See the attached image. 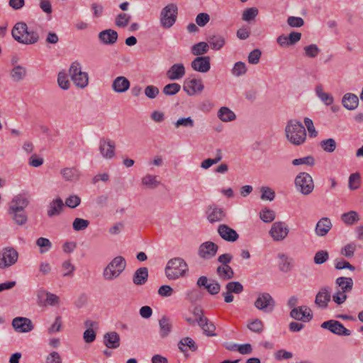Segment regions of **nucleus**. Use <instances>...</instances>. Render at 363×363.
<instances>
[{
  "label": "nucleus",
  "mask_w": 363,
  "mask_h": 363,
  "mask_svg": "<svg viewBox=\"0 0 363 363\" xmlns=\"http://www.w3.org/2000/svg\"><path fill=\"white\" fill-rule=\"evenodd\" d=\"M261 191V199L262 200L272 201L275 197V192L271 188L268 186H262Z\"/></svg>",
  "instance_id": "64"
},
{
  "label": "nucleus",
  "mask_w": 363,
  "mask_h": 363,
  "mask_svg": "<svg viewBox=\"0 0 363 363\" xmlns=\"http://www.w3.org/2000/svg\"><path fill=\"white\" fill-rule=\"evenodd\" d=\"M216 272L223 280H229L234 277V272L230 266H218Z\"/></svg>",
  "instance_id": "43"
},
{
  "label": "nucleus",
  "mask_w": 363,
  "mask_h": 363,
  "mask_svg": "<svg viewBox=\"0 0 363 363\" xmlns=\"http://www.w3.org/2000/svg\"><path fill=\"white\" fill-rule=\"evenodd\" d=\"M18 257V252L13 247L4 248L0 252V268L6 269L14 264Z\"/></svg>",
  "instance_id": "9"
},
{
  "label": "nucleus",
  "mask_w": 363,
  "mask_h": 363,
  "mask_svg": "<svg viewBox=\"0 0 363 363\" xmlns=\"http://www.w3.org/2000/svg\"><path fill=\"white\" fill-rule=\"evenodd\" d=\"M198 287H203L211 295H216L220 291V284L216 279H209L206 276L200 277L196 282Z\"/></svg>",
  "instance_id": "12"
},
{
  "label": "nucleus",
  "mask_w": 363,
  "mask_h": 363,
  "mask_svg": "<svg viewBox=\"0 0 363 363\" xmlns=\"http://www.w3.org/2000/svg\"><path fill=\"white\" fill-rule=\"evenodd\" d=\"M291 318L303 322H308L313 318L311 310L306 306L294 308L290 312Z\"/></svg>",
  "instance_id": "14"
},
{
  "label": "nucleus",
  "mask_w": 363,
  "mask_h": 363,
  "mask_svg": "<svg viewBox=\"0 0 363 363\" xmlns=\"http://www.w3.org/2000/svg\"><path fill=\"white\" fill-rule=\"evenodd\" d=\"M116 143L108 138H101L99 142V151L101 155L106 159H111L115 156Z\"/></svg>",
  "instance_id": "17"
},
{
  "label": "nucleus",
  "mask_w": 363,
  "mask_h": 363,
  "mask_svg": "<svg viewBox=\"0 0 363 363\" xmlns=\"http://www.w3.org/2000/svg\"><path fill=\"white\" fill-rule=\"evenodd\" d=\"M29 201L26 196L19 194L12 199L9 209H11V211H24Z\"/></svg>",
  "instance_id": "25"
},
{
  "label": "nucleus",
  "mask_w": 363,
  "mask_h": 363,
  "mask_svg": "<svg viewBox=\"0 0 363 363\" xmlns=\"http://www.w3.org/2000/svg\"><path fill=\"white\" fill-rule=\"evenodd\" d=\"M335 284L340 287L342 293H348L352 290L353 280L350 277H340L336 279Z\"/></svg>",
  "instance_id": "35"
},
{
  "label": "nucleus",
  "mask_w": 363,
  "mask_h": 363,
  "mask_svg": "<svg viewBox=\"0 0 363 363\" xmlns=\"http://www.w3.org/2000/svg\"><path fill=\"white\" fill-rule=\"evenodd\" d=\"M199 325L202 328L203 333L209 337H214L216 334L214 333L216 326L214 324L208 320L207 318H201L196 319Z\"/></svg>",
  "instance_id": "32"
},
{
  "label": "nucleus",
  "mask_w": 363,
  "mask_h": 363,
  "mask_svg": "<svg viewBox=\"0 0 363 363\" xmlns=\"http://www.w3.org/2000/svg\"><path fill=\"white\" fill-rule=\"evenodd\" d=\"M359 220V216L355 211H350L341 215V220L347 225H352Z\"/></svg>",
  "instance_id": "40"
},
{
  "label": "nucleus",
  "mask_w": 363,
  "mask_h": 363,
  "mask_svg": "<svg viewBox=\"0 0 363 363\" xmlns=\"http://www.w3.org/2000/svg\"><path fill=\"white\" fill-rule=\"evenodd\" d=\"M180 89V84L177 83H171L165 85L163 87L162 93L166 96H174L179 92Z\"/></svg>",
  "instance_id": "49"
},
{
  "label": "nucleus",
  "mask_w": 363,
  "mask_h": 363,
  "mask_svg": "<svg viewBox=\"0 0 363 363\" xmlns=\"http://www.w3.org/2000/svg\"><path fill=\"white\" fill-rule=\"evenodd\" d=\"M126 267V261L122 256L114 257L104 268L103 277L106 280L111 281L120 276Z\"/></svg>",
  "instance_id": "4"
},
{
  "label": "nucleus",
  "mask_w": 363,
  "mask_h": 363,
  "mask_svg": "<svg viewBox=\"0 0 363 363\" xmlns=\"http://www.w3.org/2000/svg\"><path fill=\"white\" fill-rule=\"evenodd\" d=\"M294 183L296 189L303 195H308L313 191V180L308 173H299L296 177Z\"/></svg>",
  "instance_id": "7"
},
{
  "label": "nucleus",
  "mask_w": 363,
  "mask_h": 363,
  "mask_svg": "<svg viewBox=\"0 0 363 363\" xmlns=\"http://www.w3.org/2000/svg\"><path fill=\"white\" fill-rule=\"evenodd\" d=\"M209 46L206 42H200L191 47V52L193 55L200 57L203 54L208 52Z\"/></svg>",
  "instance_id": "47"
},
{
  "label": "nucleus",
  "mask_w": 363,
  "mask_h": 363,
  "mask_svg": "<svg viewBox=\"0 0 363 363\" xmlns=\"http://www.w3.org/2000/svg\"><path fill=\"white\" fill-rule=\"evenodd\" d=\"M256 308L264 313L272 312L276 305L272 296L267 292L260 293L254 303Z\"/></svg>",
  "instance_id": "8"
},
{
  "label": "nucleus",
  "mask_w": 363,
  "mask_h": 363,
  "mask_svg": "<svg viewBox=\"0 0 363 363\" xmlns=\"http://www.w3.org/2000/svg\"><path fill=\"white\" fill-rule=\"evenodd\" d=\"M360 174L358 172L352 173L349 177V188L351 190H356L360 186Z\"/></svg>",
  "instance_id": "56"
},
{
  "label": "nucleus",
  "mask_w": 363,
  "mask_h": 363,
  "mask_svg": "<svg viewBox=\"0 0 363 363\" xmlns=\"http://www.w3.org/2000/svg\"><path fill=\"white\" fill-rule=\"evenodd\" d=\"M187 271L188 265L181 257L169 259L165 267V274L169 279H177L183 277Z\"/></svg>",
  "instance_id": "3"
},
{
  "label": "nucleus",
  "mask_w": 363,
  "mask_h": 363,
  "mask_svg": "<svg viewBox=\"0 0 363 363\" xmlns=\"http://www.w3.org/2000/svg\"><path fill=\"white\" fill-rule=\"evenodd\" d=\"M13 38L18 43L25 45H33L39 40L37 32L29 31L27 24L24 22L16 23L11 30Z\"/></svg>",
  "instance_id": "2"
},
{
  "label": "nucleus",
  "mask_w": 363,
  "mask_h": 363,
  "mask_svg": "<svg viewBox=\"0 0 363 363\" xmlns=\"http://www.w3.org/2000/svg\"><path fill=\"white\" fill-rule=\"evenodd\" d=\"M331 289L330 286H323L320 288L316 294L315 303L320 308L325 309L328 307V303L331 299Z\"/></svg>",
  "instance_id": "18"
},
{
  "label": "nucleus",
  "mask_w": 363,
  "mask_h": 363,
  "mask_svg": "<svg viewBox=\"0 0 363 363\" xmlns=\"http://www.w3.org/2000/svg\"><path fill=\"white\" fill-rule=\"evenodd\" d=\"M258 14V9L256 7H251L245 10L242 13V20L250 21L253 20Z\"/></svg>",
  "instance_id": "61"
},
{
  "label": "nucleus",
  "mask_w": 363,
  "mask_h": 363,
  "mask_svg": "<svg viewBox=\"0 0 363 363\" xmlns=\"http://www.w3.org/2000/svg\"><path fill=\"white\" fill-rule=\"evenodd\" d=\"M217 231L220 237L227 242H234L239 238L238 233L226 224L219 225Z\"/></svg>",
  "instance_id": "19"
},
{
  "label": "nucleus",
  "mask_w": 363,
  "mask_h": 363,
  "mask_svg": "<svg viewBox=\"0 0 363 363\" xmlns=\"http://www.w3.org/2000/svg\"><path fill=\"white\" fill-rule=\"evenodd\" d=\"M60 173L63 179L68 182H75L79 179V174L76 168H64L61 169Z\"/></svg>",
  "instance_id": "41"
},
{
  "label": "nucleus",
  "mask_w": 363,
  "mask_h": 363,
  "mask_svg": "<svg viewBox=\"0 0 363 363\" xmlns=\"http://www.w3.org/2000/svg\"><path fill=\"white\" fill-rule=\"evenodd\" d=\"M178 15L177 6L173 3L164 7L160 12V22L165 29L170 28L175 23Z\"/></svg>",
  "instance_id": "6"
},
{
  "label": "nucleus",
  "mask_w": 363,
  "mask_h": 363,
  "mask_svg": "<svg viewBox=\"0 0 363 363\" xmlns=\"http://www.w3.org/2000/svg\"><path fill=\"white\" fill-rule=\"evenodd\" d=\"M159 93V88L154 85H148L144 89L145 95L150 99H155Z\"/></svg>",
  "instance_id": "63"
},
{
  "label": "nucleus",
  "mask_w": 363,
  "mask_h": 363,
  "mask_svg": "<svg viewBox=\"0 0 363 363\" xmlns=\"http://www.w3.org/2000/svg\"><path fill=\"white\" fill-rule=\"evenodd\" d=\"M279 269L282 272H289L293 267L292 259L288 257L285 254L280 253L278 255Z\"/></svg>",
  "instance_id": "37"
},
{
  "label": "nucleus",
  "mask_w": 363,
  "mask_h": 363,
  "mask_svg": "<svg viewBox=\"0 0 363 363\" xmlns=\"http://www.w3.org/2000/svg\"><path fill=\"white\" fill-rule=\"evenodd\" d=\"M304 54L306 57L315 58L320 53V50L315 44H311L303 48Z\"/></svg>",
  "instance_id": "53"
},
{
  "label": "nucleus",
  "mask_w": 363,
  "mask_h": 363,
  "mask_svg": "<svg viewBox=\"0 0 363 363\" xmlns=\"http://www.w3.org/2000/svg\"><path fill=\"white\" fill-rule=\"evenodd\" d=\"M142 184L150 189H156L160 184V182L157 179V176L147 174L142 179Z\"/></svg>",
  "instance_id": "46"
},
{
  "label": "nucleus",
  "mask_w": 363,
  "mask_h": 363,
  "mask_svg": "<svg viewBox=\"0 0 363 363\" xmlns=\"http://www.w3.org/2000/svg\"><path fill=\"white\" fill-rule=\"evenodd\" d=\"M104 345L111 349H116L120 346V336L116 332L106 333L104 335Z\"/></svg>",
  "instance_id": "29"
},
{
  "label": "nucleus",
  "mask_w": 363,
  "mask_h": 363,
  "mask_svg": "<svg viewBox=\"0 0 363 363\" xmlns=\"http://www.w3.org/2000/svg\"><path fill=\"white\" fill-rule=\"evenodd\" d=\"M218 245L212 241L201 243L198 249V255L203 259H211L216 256Z\"/></svg>",
  "instance_id": "11"
},
{
  "label": "nucleus",
  "mask_w": 363,
  "mask_h": 363,
  "mask_svg": "<svg viewBox=\"0 0 363 363\" xmlns=\"http://www.w3.org/2000/svg\"><path fill=\"white\" fill-rule=\"evenodd\" d=\"M247 67L245 62L239 61L235 63L231 69L232 74L235 77L244 75L247 72Z\"/></svg>",
  "instance_id": "50"
},
{
  "label": "nucleus",
  "mask_w": 363,
  "mask_h": 363,
  "mask_svg": "<svg viewBox=\"0 0 363 363\" xmlns=\"http://www.w3.org/2000/svg\"><path fill=\"white\" fill-rule=\"evenodd\" d=\"M289 233V228L284 222L277 221L272 224L269 234L275 241L283 240Z\"/></svg>",
  "instance_id": "13"
},
{
  "label": "nucleus",
  "mask_w": 363,
  "mask_h": 363,
  "mask_svg": "<svg viewBox=\"0 0 363 363\" xmlns=\"http://www.w3.org/2000/svg\"><path fill=\"white\" fill-rule=\"evenodd\" d=\"M225 289L226 291H228L229 292L235 294H241L244 290L242 284L239 281L228 282L225 285Z\"/></svg>",
  "instance_id": "51"
},
{
  "label": "nucleus",
  "mask_w": 363,
  "mask_h": 363,
  "mask_svg": "<svg viewBox=\"0 0 363 363\" xmlns=\"http://www.w3.org/2000/svg\"><path fill=\"white\" fill-rule=\"evenodd\" d=\"M89 225V221L80 218H77L72 223L73 229L76 231L85 230Z\"/></svg>",
  "instance_id": "59"
},
{
  "label": "nucleus",
  "mask_w": 363,
  "mask_h": 363,
  "mask_svg": "<svg viewBox=\"0 0 363 363\" xmlns=\"http://www.w3.org/2000/svg\"><path fill=\"white\" fill-rule=\"evenodd\" d=\"M315 94L326 106L333 104L334 101L333 96L328 93L324 92L322 85L316 86Z\"/></svg>",
  "instance_id": "44"
},
{
  "label": "nucleus",
  "mask_w": 363,
  "mask_h": 363,
  "mask_svg": "<svg viewBox=\"0 0 363 363\" xmlns=\"http://www.w3.org/2000/svg\"><path fill=\"white\" fill-rule=\"evenodd\" d=\"M148 279V269L147 267L138 268L133 277V282L135 285L145 284Z\"/></svg>",
  "instance_id": "34"
},
{
  "label": "nucleus",
  "mask_w": 363,
  "mask_h": 363,
  "mask_svg": "<svg viewBox=\"0 0 363 363\" xmlns=\"http://www.w3.org/2000/svg\"><path fill=\"white\" fill-rule=\"evenodd\" d=\"M328 258L329 255L326 250H320L315 254L313 260L316 264H322L325 263Z\"/></svg>",
  "instance_id": "62"
},
{
  "label": "nucleus",
  "mask_w": 363,
  "mask_h": 363,
  "mask_svg": "<svg viewBox=\"0 0 363 363\" xmlns=\"http://www.w3.org/2000/svg\"><path fill=\"white\" fill-rule=\"evenodd\" d=\"M287 140L294 145H302L306 139V132L303 125L298 121L291 119L287 122L285 128Z\"/></svg>",
  "instance_id": "1"
},
{
  "label": "nucleus",
  "mask_w": 363,
  "mask_h": 363,
  "mask_svg": "<svg viewBox=\"0 0 363 363\" xmlns=\"http://www.w3.org/2000/svg\"><path fill=\"white\" fill-rule=\"evenodd\" d=\"M320 146L326 152H333L336 147L337 143L333 138H328L320 141Z\"/></svg>",
  "instance_id": "48"
},
{
  "label": "nucleus",
  "mask_w": 363,
  "mask_h": 363,
  "mask_svg": "<svg viewBox=\"0 0 363 363\" xmlns=\"http://www.w3.org/2000/svg\"><path fill=\"white\" fill-rule=\"evenodd\" d=\"M99 38L105 45H113L118 39V33L112 29L104 30L99 33Z\"/></svg>",
  "instance_id": "27"
},
{
  "label": "nucleus",
  "mask_w": 363,
  "mask_h": 363,
  "mask_svg": "<svg viewBox=\"0 0 363 363\" xmlns=\"http://www.w3.org/2000/svg\"><path fill=\"white\" fill-rule=\"evenodd\" d=\"M342 106L347 110H354L359 105V99L354 94H345L342 99Z\"/></svg>",
  "instance_id": "30"
},
{
  "label": "nucleus",
  "mask_w": 363,
  "mask_h": 363,
  "mask_svg": "<svg viewBox=\"0 0 363 363\" xmlns=\"http://www.w3.org/2000/svg\"><path fill=\"white\" fill-rule=\"evenodd\" d=\"M130 18V15L121 13L116 16L115 23L118 27L125 28L129 23Z\"/></svg>",
  "instance_id": "54"
},
{
  "label": "nucleus",
  "mask_w": 363,
  "mask_h": 363,
  "mask_svg": "<svg viewBox=\"0 0 363 363\" xmlns=\"http://www.w3.org/2000/svg\"><path fill=\"white\" fill-rule=\"evenodd\" d=\"M69 74L76 86L83 89L88 85V74L82 71V65L78 61H74L71 64Z\"/></svg>",
  "instance_id": "5"
},
{
  "label": "nucleus",
  "mask_w": 363,
  "mask_h": 363,
  "mask_svg": "<svg viewBox=\"0 0 363 363\" xmlns=\"http://www.w3.org/2000/svg\"><path fill=\"white\" fill-rule=\"evenodd\" d=\"M185 74V67L182 63L172 65L166 72L167 77L170 80H178Z\"/></svg>",
  "instance_id": "23"
},
{
  "label": "nucleus",
  "mask_w": 363,
  "mask_h": 363,
  "mask_svg": "<svg viewBox=\"0 0 363 363\" xmlns=\"http://www.w3.org/2000/svg\"><path fill=\"white\" fill-rule=\"evenodd\" d=\"M130 86V82L123 76L117 77L112 82L111 88L116 93H124L127 91Z\"/></svg>",
  "instance_id": "24"
},
{
  "label": "nucleus",
  "mask_w": 363,
  "mask_h": 363,
  "mask_svg": "<svg viewBox=\"0 0 363 363\" xmlns=\"http://www.w3.org/2000/svg\"><path fill=\"white\" fill-rule=\"evenodd\" d=\"M321 328L328 330L332 333L340 336H350L351 331L342 325L340 321L330 320L321 324Z\"/></svg>",
  "instance_id": "10"
},
{
  "label": "nucleus",
  "mask_w": 363,
  "mask_h": 363,
  "mask_svg": "<svg viewBox=\"0 0 363 363\" xmlns=\"http://www.w3.org/2000/svg\"><path fill=\"white\" fill-rule=\"evenodd\" d=\"M261 220L264 223H270L275 218V213L274 211L265 208L259 213Z\"/></svg>",
  "instance_id": "55"
},
{
  "label": "nucleus",
  "mask_w": 363,
  "mask_h": 363,
  "mask_svg": "<svg viewBox=\"0 0 363 363\" xmlns=\"http://www.w3.org/2000/svg\"><path fill=\"white\" fill-rule=\"evenodd\" d=\"M207 41L211 48L215 50H220L225 43V38L220 34H214L207 38Z\"/></svg>",
  "instance_id": "36"
},
{
  "label": "nucleus",
  "mask_w": 363,
  "mask_h": 363,
  "mask_svg": "<svg viewBox=\"0 0 363 363\" xmlns=\"http://www.w3.org/2000/svg\"><path fill=\"white\" fill-rule=\"evenodd\" d=\"M12 326L18 333H28L33 330L34 325L32 321L25 317H16L12 320Z\"/></svg>",
  "instance_id": "15"
},
{
  "label": "nucleus",
  "mask_w": 363,
  "mask_h": 363,
  "mask_svg": "<svg viewBox=\"0 0 363 363\" xmlns=\"http://www.w3.org/2000/svg\"><path fill=\"white\" fill-rule=\"evenodd\" d=\"M8 213L18 225H21L27 222L28 218L25 211H11V209H9Z\"/></svg>",
  "instance_id": "45"
},
{
  "label": "nucleus",
  "mask_w": 363,
  "mask_h": 363,
  "mask_svg": "<svg viewBox=\"0 0 363 363\" xmlns=\"http://www.w3.org/2000/svg\"><path fill=\"white\" fill-rule=\"evenodd\" d=\"M63 206L64 203L62 199L58 197L52 200L48 206V216L49 217H53L55 216L60 215L62 212Z\"/></svg>",
  "instance_id": "33"
},
{
  "label": "nucleus",
  "mask_w": 363,
  "mask_h": 363,
  "mask_svg": "<svg viewBox=\"0 0 363 363\" xmlns=\"http://www.w3.org/2000/svg\"><path fill=\"white\" fill-rule=\"evenodd\" d=\"M184 347H188L189 349L192 352H195L198 349V346L195 341L189 337H183L179 340L178 343V347L182 352L186 351Z\"/></svg>",
  "instance_id": "39"
},
{
  "label": "nucleus",
  "mask_w": 363,
  "mask_h": 363,
  "mask_svg": "<svg viewBox=\"0 0 363 363\" xmlns=\"http://www.w3.org/2000/svg\"><path fill=\"white\" fill-rule=\"evenodd\" d=\"M204 89V86L201 79H186L184 83L183 89L189 96H193L196 93L201 92Z\"/></svg>",
  "instance_id": "16"
},
{
  "label": "nucleus",
  "mask_w": 363,
  "mask_h": 363,
  "mask_svg": "<svg viewBox=\"0 0 363 363\" xmlns=\"http://www.w3.org/2000/svg\"><path fill=\"white\" fill-rule=\"evenodd\" d=\"M292 164L295 166L306 164L310 167H313L315 164V159L313 156L308 155L302 158L293 160Z\"/></svg>",
  "instance_id": "57"
},
{
  "label": "nucleus",
  "mask_w": 363,
  "mask_h": 363,
  "mask_svg": "<svg viewBox=\"0 0 363 363\" xmlns=\"http://www.w3.org/2000/svg\"><path fill=\"white\" fill-rule=\"evenodd\" d=\"M45 296H46V299L44 305L57 306L60 304V298L57 295L42 289L38 291L37 296L40 301Z\"/></svg>",
  "instance_id": "28"
},
{
  "label": "nucleus",
  "mask_w": 363,
  "mask_h": 363,
  "mask_svg": "<svg viewBox=\"0 0 363 363\" xmlns=\"http://www.w3.org/2000/svg\"><path fill=\"white\" fill-rule=\"evenodd\" d=\"M210 57H196L191 63L192 69L196 72L206 73L211 69Z\"/></svg>",
  "instance_id": "21"
},
{
  "label": "nucleus",
  "mask_w": 363,
  "mask_h": 363,
  "mask_svg": "<svg viewBox=\"0 0 363 363\" xmlns=\"http://www.w3.org/2000/svg\"><path fill=\"white\" fill-rule=\"evenodd\" d=\"M207 219L211 223L220 222L224 219L226 213L223 208L216 206H209L206 210Z\"/></svg>",
  "instance_id": "22"
},
{
  "label": "nucleus",
  "mask_w": 363,
  "mask_h": 363,
  "mask_svg": "<svg viewBox=\"0 0 363 363\" xmlns=\"http://www.w3.org/2000/svg\"><path fill=\"white\" fill-rule=\"evenodd\" d=\"M203 293L198 289H192L186 294V298L191 303L200 301L203 298Z\"/></svg>",
  "instance_id": "52"
},
{
  "label": "nucleus",
  "mask_w": 363,
  "mask_h": 363,
  "mask_svg": "<svg viewBox=\"0 0 363 363\" xmlns=\"http://www.w3.org/2000/svg\"><path fill=\"white\" fill-rule=\"evenodd\" d=\"M36 245L41 248V253L48 251L52 247V243L50 240L43 237L37 239Z\"/></svg>",
  "instance_id": "60"
},
{
  "label": "nucleus",
  "mask_w": 363,
  "mask_h": 363,
  "mask_svg": "<svg viewBox=\"0 0 363 363\" xmlns=\"http://www.w3.org/2000/svg\"><path fill=\"white\" fill-rule=\"evenodd\" d=\"M218 118L223 122H230L235 119L236 116L229 108L221 107L218 112Z\"/></svg>",
  "instance_id": "42"
},
{
  "label": "nucleus",
  "mask_w": 363,
  "mask_h": 363,
  "mask_svg": "<svg viewBox=\"0 0 363 363\" xmlns=\"http://www.w3.org/2000/svg\"><path fill=\"white\" fill-rule=\"evenodd\" d=\"M27 75L26 67L21 65H16L10 72V76L15 82L23 80Z\"/></svg>",
  "instance_id": "38"
},
{
  "label": "nucleus",
  "mask_w": 363,
  "mask_h": 363,
  "mask_svg": "<svg viewBox=\"0 0 363 363\" xmlns=\"http://www.w3.org/2000/svg\"><path fill=\"white\" fill-rule=\"evenodd\" d=\"M247 328L251 331L259 334L264 330V325L261 320L255 319L247 325Z\"/></svg>",
  "instance_id": "58"
},
{
  "label": "nucleus",
  "mask_w": 363,
  "mask_h": 363,
  "mask_svg": "<svg viewBox=\"0 0 363 363\" xmlns=\"http://www.w3.org/2000/svg\"><path fill=\"white\" fill-rule=\"evenodd\" d=\"M160 335L161 337H167L172 330V324L169 317L163 315L159 320Z\"/></svg>",
  "instance_id": "31"
},
{
  "label": "nucleus",
  "mask_w": 363,
  "mask_h": 363,
  "mask_svg": "<svg viewBox=\"0 0 363 363\" xmlns=\"http://www.w3.org/2000/svg\"><path fill=\"white\" fill-rule=\"evenodd\" d=\"M332 223L328 217L322 218L316 224L315 232L318 236L322 237L328 234L332 228Z\"/></svg>",
  "instance_id": "26"
},
{
  "label": "nucleus",
  "mask_w": 363,
  "mask_h": 363,
  "mask_svg": "<svg viewBox=\"0 0 363 363\" xmlns=\"http://www.w3.org/2000/svg\"><path fill=\"white\" fill-rule=\"evenodd\" d=\"M301 33L293 31L289 35H281L277 38V43L282 48H286L295 45L301 38Z\"/></svg>",
  "instance_id": "20"
}]
</instances>
